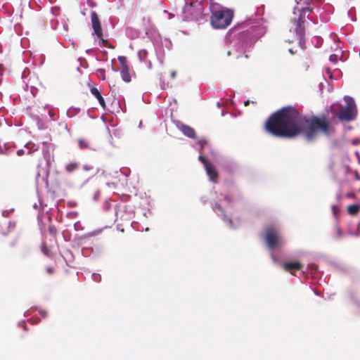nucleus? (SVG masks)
<instances>
[{
	"instance_id": "36",
	"label": "nucleus",
	"mask_w": 360,
	"mask_h": 360,
	"mask_svg": "<svg viewBox=\"0 0 360 360\" xmlns=\"http://www.w3.org/2000/svg\"><path fill=\"white\" fill-rule=\"evenodd\" d=\"M98 276H99L94 275V277H95V278H94V279H98Z\"/></svg>"
},
{
	"instance_id": "1",
	"label": "nucleus",
	"mask_w": 360,
	"mask_h": 360,
	"mask_svg": "<svg viewBox=\"0 0 360 360\" xmlns=\"http://www.w3.org/2000/svg\"><path fill=\"white\" fill-rule=\"evenodd\" d=\"M264 129L281 138L292 139L302 134L309 141H315L319 134L329 137L335 132V128L325 115L307 117L291 105L271 114Z\"/></svg>"
},
{
	"instance_id": "24",
	"label": "nucleus",
	"mask_w": 360,
	"mask_h": 360,
	"mask_svg": "<svg viewBox=\"0 0 360 360\" xmlns=\"http://www.w3.org/2000/svg\"><path fill=\"white\" fill-rule=\"evenodd\" d=\"M331 209L334 215H337L339 212V208L336 205H332Z\"/></svg>"
},
{
	"instance_id": "7",
	"label": "nucleus",
	"mask_w": 360,
	"mask_h": 360,
	"mask_svg": "<svg viewBox=\"0 0 360 360\" xmlns=\"http://www.w3.org/2000/svg\"><path fill=\"white\" fill-rule=\"evenodd\" d=\"M248 36V32L243 33L241 35L240 39L236 45V55L237 58L241 57L242 54H244L245 58H249L248 55L246 54V51L251 45V40L245 39V37H247Z\"/></svg>"
},
{
	"instance_id": "38",
	"label": "nucleus",
	"mask_w": 360,
	"mask_h": 360,
	"mask_svg": "<svg viewBox=\"0 0 360 360\" xmlns=\"http://www.w3.org/2000/svg\"><path fill=\"white\" fill-rule=\"evenodd\" d=\"M49 231H50V232H53L52 228H49Z\"/></svg>"
},
{
	"instance_id": "4",
	"label": "nucleus",
	"mask_w": 360,
	"mask_h": 360,
	"mask_svg": "<svg viewBox=\"0 0 360 360\" xmlns=\"http://www.w3.org/2000/svg\"><path fill=\"white\" fill-rule=\"evenodd\" d=\"M203 8L200 3L186 4L183 8L184 19L186 21H198L202 18Z\"/></svg>"
},
{
	"instance_id": "19",
	"label": "nucleus",
	"mask_w": 360,
	"mask_h": 360,
	"mask_svg": "<svg viewBox=\"0 0 360 360\" xmlns=\"http://www.w3.org/2000/svg\"><path fill=\"white\" fill-rule=\"evenodd\" d=\"M213 210L215 212H217L219 215H220L221 214H224V212H225L224 208L221 206V205H219V203L216 202L214 204V206L213 207Z\"/></svg>"
},
{
	"instance_id": "20",
	"label": "nucleus",
	"mask_w": 360,
	"mask_h": 360,
	"mask_svg": "<svg viewBox=\"0 0 360 360\" xmlns=\"http://www.w3.org/2000/svg\"><path fill=\"white\" fill-rule=\"evenodd\" d=\"M118 60L121 64V68H124V66H128L127 60L125 56H119Z\"/></svg>"
},
{
	"instance_id": "28",
	"label": "nucleus",
	"mask_w": 360,
	"mask_h": 360,
	"mask_svg": "<svg viewBox=\"0 0 360 360\" xmlns=\"http://www.w3.org/2000/svg\"><path fill=\"white\" fill-rule=\"evenodd\" d=\"M24 154H25V151H24V150H22V149H19V150L17 151V155H18V156H21V155H24Z\"/></svg>"
},
{
	"instance_id": "30",
	"label": "nucleus",
	"mask_w": 360,
	"mask_h": 360,
	"mask_svg": "<svg viewBox=\"0 0 360 360\" xmlns=\"http://www.w3.org/2000/svg\"><path fill=\"white\" fill-rule=\"evenodd\" d=\"M101 39V41L102 45L105 46H106V44H107V43H108V42H107V41H106V40H105V39H103V37H101V39Z\"/></svg>"
},
{
	"instance_id": "8",
	"label": "nucleus",
	"mask_w": 360,
	"mask_h": 360,
	"mask_svg": "<svg viewBox=\"0 0 360 360\" xmlns=\"http://www.w3.org/2000/svg\"><path fill=\"white\" fill-rule=\"evenodd\" d=\"M91 20L94 34L97 36L98 39H101V37H103L101 24L98 19V16L95 11L91 12Z\"/></svg>"
},
{
	"instance_id": "17",
	"label": "nucleus",
	"mask_w": 360,
	"mask_h": 360,
	"mask_svg": "<svg viewBox=\"0 0 360 360\" xmlns=\"http://www.w3.org/2000/svg\"><path fill=\"white\" fill-rule=\"evenodd\" d=\"M79 146L81 149H87L90 148L89 141L85 139H79L78 140Z\"/></svg>"
},
{
	"instance_id": "25",
	"label": "nucleus",
	"mask_w": 360,
	"mask_h": 360,
	"mask_svg": "<svg viewBox=\"0 0 360 360\" xmlns=\"http://www.w3.org/2000/svg\"><path fill=\"white\" fill-rule=\"evenodd\" d=\"M46 272L49 274H53L54 272V269L53 268L51 267V266H49L46 269Z\"/></svg>"
},
{
	"instance_id": "33",
	"label": "nucleus",
	"mask_w": 360,
	"mask_h": 360,
	"mask_svg": "<svg viewBox=\"0 0 360 360\" xmlns=\"http://www.w3.org/2000/svg\"><path fill=\"white\" fill-rule=\"evenodd\" d=\"M4 153V150H3L2 147L0 146V154Z\"/></svg>"
},
{
	"instance_id": "5",
	"label": "nucleus",
	"mask_w": 360,
	"mask_h": 360,
	"mask_svg": "<svg viewBox=\"0 0 360 360\" xmlns=\"http://www.w3.org/2000/svg\"><path fill=\"white\" fill-rule=\"evenodd\" d=\"M311 8H309L308 7L304 8L300 11L298 18L294 19L293 24L295 25V31L296 34L299 36L300 40H302L304 39V35H305L304 22L306 20V18H308V16H306V13L308 12H311Z\"/></svg>"
},
{
	"instance_id": "37",
	"label": "nucleus",
	"mask_w": 360,
	"mask_h": 360,
	"mask_svg": "<svg viewBox=\"0 0 360 360\" xmlns=\"http://www.w3.org/2000/svg\"><path fill=\"white\" fill-rule=\"evenodd\" d=\"M98 276H99L94 275V277H95V278H94V279H98Z\"/></svg>"
},
{
	"instance_id": "6",
	"label": "nucleus",
	"mask_w": 360,
	"mask_h": 360,
	"mask_svg": "<svg viewBox=\"0 0 360 360\" xmlns=\"http://www.w3.org/2000/svg\"><path fill=\"white\" fill-rule=\"evenodd\" d=\"M265 240L268 248L271 250L274 249L281 243V238L279 234L277 231L272 227H269L266 230Z\"/></svg>"
},
{
	"instance_id": "34",
	"label": "nucleus",
	"mask_w": 360,
	"mask_h": 360,
	"mask_svg": "<svg viewBox=\"0 0 360 360\" xmlns=\"http://www.w3.org/2000/svg\"><path fill=\"white\" fill-rule=\"evenodd\" d=\"M244 105H245V106L248 105H249V101H245Z\"/></svg>"
},
{
	"instance_id": "29",
	"label": "nucleus",
	"mask_w": 360,
	"mask_h": 360,
	"mask_svg": "<svg viewBox=\"0 0 360 360\" xmlns=\"http://www.w3.org/2000/svg\"><path fill=\"white\" fill-rule=\"evenodd\" d=\"M91 169H92V167L89 165H84V167H83V169L86 170V171L91 170Z\"/></svg>"
},
{
	"instance_id": "15",
	"label": "nucleus",
	"mask_w": 360,
	"mask_h": 360,
	"mask_svg": "<svg viewBox=\"0 0 360 360\" xmlns=\"http://www.w3.org/2000/svg\"><path fill=\"white\" fill-rule=\"evenodd\" d=\"M139 58L141 61L147 62L148 64V68H150L152 66L151 62L150 60H147L148 51L145 49H141L138 53Z\"/></svg>"
},
{
	"instance_id": "18",
	"label": "nucleus",
	"mask_w": 360,
	"mask_h": 360,
	"mask_svg": "<svg viewBox=\"0 0 360 360\" xmlns=\"http://www.w3.org/2000/svg\"><path fill=\"white\" fill-rule=\"evenodd\" d=\"M79 167V165L77 162H70L65 167V169L68 173H71L76 170Z\"/></svg>"
},
{
	"instance_id": "10",
	"label": "nucleus",
	"mask_w": 360,
	"mask_h": 360,
	"mask_svg": "<svg viewBox=\"0 0 360 360\" xmlns=\"http://www.w3.org/2000/svg\"><path fill=\"white\" fill-rule=\"evenodd\" d=\"M178 127L182 131V133L187 137L191 138V139L196 138L195 131L191 127L184 124H180L178 126Z\"/></svg>"
},
{
	"instance_id": "11",
	"label": "nucleus",
	"mask_w": 360,
	"mask_h": 360,
	"mask_svg": "<svg viewBox=\"0 0 360 360\" xmlns=\"http://www.w3.org/2000/svg\"><path fill=\"white\" fill-rule=\"evenodd\" d=\"M205 168L210 179L214 183H217L218 181V173L215 167L212 163H210L207 165Z\"/></svg>"
},
{
	"instance_id": "35",
	"label": "nucleus",
	"mask_w": 360,
	"mask_h": 360,
	"mask_svg": "<svg viewBox=\"0 0 360 360\" xmlns=\"http://www.w3.org/2000/svg\"><path fill=\"white\" fill-rule=\"evenodd\" d=\"M231 54H232L231 51H228V55H229V56H230V55H231Z\"/></svg>"
},
{
	"instance_id": "14",
	"label": "nucleus",
	"mask_w": 360,
	"mask_h": 360,
	"mask_svg": "<svg viewBox=\"0 0 360 360\" xmlns=\"http://www.w3.org/2000/svg\"><path fill=\"white\" fill-rule=\"evenodd\" d=\"M347 213L352 216H356L360 211V205L359 204H352L347 207Z\"/></svg>"
},
{
	"instance_id": "21",
	"label": "nucleus",
	"mask_w": 360,
	"mask_h": 360,
	"mask_svg": "<svg viewBox=\"0 0 360 360\" xmlns=\"http://www.w3.org/2000/svg\"><path fill=\"white\" fill-rule=\"evenodd\" d=\"M220 216H221L222 217V219L229 224L230 225H232L233 222H232V220L230 217H229L226 214H225V212H224V214H221Z\"/></svg>"
},
{
	"instance_id": "9",
	"label": "nucleus",
	"mask_w": 360,
	"mask_h": 360,
	"mask_svg": "<svg viewBox=\"0 0 360 360\" xmlns=\"http://www.w3.org/2000/svg\"><path fill=\"white\" fill-rule=\"evenodd\" d=\"M283 269L293 274V271H300L302 269L303 265L297 261L287 262L282 264Z\"/></svg>"
},
{
	"instance_id": "26",
	"label": "nucleus",
	"mask_w": 360,
	"mask_h": 360,
	"mask_svg": "<svg viewBox=\"0 0 360 360\" xmlns=\"http://www.w3.org/2000/svg\"><path fill=\"white\" fill-rule=\"evenodd\" d=\"M330 60L333 61V62H336L337 61V56L335 55V54L330 55Z\"/></svg>"
},
{
	"instance_id": "3",
	"label": "nucleus",
	"mask_w": 360,
	"mask_h": 360,
	"mask_svg": "<svg viewBox=\"0 0 360 360\" xmlns=\"http://www.w3.org/2000/svg\"><path fill=\"white\" fill-rule=\"evenodd\" d=\"M344 101L346 105L338 112V118L342 122L354 120L357 116V108L354 98L349 96H345Z\"/></svg>"
},
{
	"instance_id": "32",
	"label": "nucleus",
	"mask_w": 360,
	"mask_h": 360,
	"mask_svg": "<svg viewBox=\"0 0 360 360\" xmlns=\"http://www.w3.org/2000/svg\"><path fill=\"white\" fill-rule=\"evenodd\" d=\"M347 196L349 198H355V194L354 193H348L347 195Z\"/></svg>"
},
{
	"instance_id": "13",
	"label": "nucleus",
	"mask_w": 360,
	"mask_h": 360,
	"mask_svg": "<svg viewBox=\"0 0 360 360\" xmlns=\"http://www.w3.org/2000/svg\"><path fill=\"white\" fill-rule=\"evenodd\" d=\"M121 76L122 79L125 82H131V74L129 72V66H124V68H121Z\"/></svg>"
},
{
	"instance_id": "16",
	"label": "nucleus",
	"mask_w": 360,
	"mask_h": 360,
	"mask_svg": "<svg viewBox=\"0 0 360 360\" xmlns=\"http://www.w3.org/2000/svg\"><path fill=\"white\" fill-rule=\"evenodd\" d=\"M343 232L338 225H335L333 228V237L336 239L342 238Z\"/></svg>"
},
{
	"instance_id": "27",
	"label": "nucleus",
	"mask_w": 360,
	"mask_h": 360,
	"mask_svg": "<svg viewBox=\"0 0 360 360\" xmlns=\"http://www.w3.org/2000/svg\"><path fill=\"white\" fill-rule=\"evenodd\" d=\"M39 314L43 318H46L47 316V312L44 310H39Z\"/></svg>"
},
{
	"instance_id": "12",
	"label": "nucleus",
	"mask_w": 360,
	"mask_h": 360,
	"mask_svg": "<svg viewBox=\"0 0 360 360\" xmlns=\"http://www.w3.org/2000/svg\"><path fill=\"white\" fill-rule=\"evenodd\" d=\"M90 91H91V93L92 94V95H94L98 99L101 106L103 109H105V100L103 98L100 91L96 87H91Z\"/></svg>"
},
{
	"instance_id": "22",
	"label": "nucleus",
	"mask_w": 360,
	"mask_h": 360,
	"mask_svg": "<svg viewBox=\"0 0 360 360\" xmlns=\"http://www.w3.org/2000/svg\"><path fill=\"white\" fill-rule=\"evenodd\" d=\"M30 150H37L38 149V146L36 147L34 143H27L25 146Z\"/></svg>"
},
{
	"instance_id": "2",
	"label": "nucleus",
	"mask_w": 360,
	"mask_h": 360,
	"mask_svg": "<svg viewBox=\"0 0 360 360\" xmlns=\"http://www.w3.org/2000/svg\"><path fill=\"white\" fill-rule=\"evenodd\" d=\"M233 17V13L230 9L213 11L210 23L214 28L224 29L231 24Z\"/></svg>"
},
{
	"instance_id": "31",
	"label": "nucleus",
	"mask_w": 360,
	"mask_h": 360,
	"mask_svg": "<svg viewBox=\"0 0 360 360\" xmlns=\"http://www.w3.org/2000/svg\"><path fill=\"white\" fill-rule=\"evenodd\" d=\"M176 71H172V72H171V77H172V79H174V78L176 77Z\"/></svg>"
},
{
	"instance_id": "23",
	"label": "nucleus",
	"mask_w": 360,
	"mask_h": 360,
	"mask_svg": "<svg viewBox=\"0 0 360 360\" xmlns=\"http://www.w3.org/2000/svg\"><path fill=\"white\" fill-rule=\"evenodd\" d=\"M199 160L204 165L205 167H206L207 165H209L210 164V162H209L206 158H205L204 156H199L198 158Z\"/></svg>"
}]
</instances>
